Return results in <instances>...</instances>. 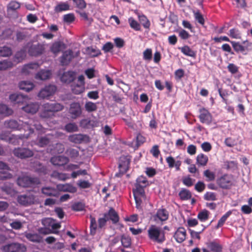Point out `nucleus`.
<instances>
[{"label": "nucleus", "mask_w": 252, "mask_h": 252, "mask_svg": "<svg viewBox=\"0 0 252 252\" xmlns=\"http://www.w3.org/2000/svg\"><path fill=\"white\" fill-rule=\"evenodd\" d=\"M87 174L86 170H80L77 171H73L71 175V176L73 178H76L77 176L80 175H84Z\"/></svg>", "instance_id": "60"}, {"label": "nucleus", "mask_w": 252, "mask_h": 252, "mask_svg": "<svg viewBox=\"0 0 252 252\" xmlns=\"http://www.w3.org/2000/svg\"><path fill=\"white\" fill-rule=\"evenodd\" d=\"M57 189L60 191L75 193L77 191V188L70 184H58Z\"/></svg>", "instance_id": "20"}, {"label": "nucleus", "mask_w": 252, "mask_h": 252, "mask_svg": "<svg viewBox=\"0 0 252 252\" xmlns=\"http://www.w3.org/2000/svg\"><path fill=\"white\" fill-rule=\"evenodd\" d=\"M69 9V5L67 2H60L54 8L56 13H60L63 11L68 10Z\"/></svg>", "instance_id": "33"}, {"label": "nucleus", "mask_w": 252, "mask_h": 252, "mask_svg": "<svg viewBox=\"0 0 252 252\" xmlns=\"http://www.w3.org/2000/svg\"><path fill=\"white\" fill-rule=\"evenodd\" d=\"M39 183V180L37 178H32L28 176L19 177L17 180V184L22 187H28L37 185Z\"/></svg>", "instance_id": "8"}, {"label": "nucleus", "mask_w": 252, "mask_h": 252, "mask_svg": "<svg viewBox=\"0 0 252 252\" xmlns=\"http://www.w3.org/2000/svg\"><path fill=\"white\" fill-rule=\"evenodd\" d=\"M25 221H21L20 220H13L12 222L10 221L9 224L12 229L15 230H19L22 228Z\"/></svg>", "instance_id": "42"}, {"label": "nucleus", "mask_w": 252, "mask_h": 252, "mask_svg": "<svg viewBox=\"0 0 252 252\" xmlns=\"http://www.w3.org/2000/svg\"><path fill=\"white\" fill-rule=\"evenodd\" d=\"M154 218L155 220H157L158 219L160 221H165L167 220L168 218V213L165 209H159L157 211V213Z\"/></svg>", "instance_id": "28"}, {"label": "nucleus", "mask_w": 252, "mask_h": 252, "mask_svg": "<svg viewBox=\"0 0 252 252\" xmlns=\"http://www.w3.org/2000/svg\"><path fill=\"white\" fill-rule=\"evenodd\" d=\"M231 214L232 212L231 211H229L226 213H225L219 220L217 228H219L221 226Z\"/></svg>", "instance_id": "51"}, {"label": "nucleus", "mask_w": 252, "mask_h": 252, "mask_svg": "<svg viewBox=\"0 0 252 252\" xmlns=\"http://www.w3.org/2000/svg\"><path fill=\"white\" fill-rule=\"evenodd\" d=\"M187 232L184 227H179L175 232L174 237L178 243H182L186 238Z\"/></svg>", "instance_id": "21"}, {"label": "nucleus", "mask_w": 252, "mask_h": 252, "mask_svg": "<svg viewBox=\"0 0 252 252\" xmlns=\"http://www.w3.org/2000/svg\"><path fill=\"white\" fill-rule=\"evenodd\" d=\"M51 176L61 181H65L69 178V176L68 174L63 173H59L57 171H54L52 173Z\"/></svg>", "instance_id": "37"}, {"label": "nucleus", "mask_w": 252, "mask_h": 252, "mask_svg": "<svg viewBox=\"0 0 252 252\" xmlns=\"http://www.w3.org/2000/svg\"><path fill=\"white\" fill-rule=\"evenodd\" d=\"M14 64L12 62L8 60H4L0 62V70H5L13 67Z\"/></svg>", "instance_id": "38"}, {"label": "nucleus", "mask_w": 252, "mask_h": 252, "mask_svg": "<svg viewBox=\"0 0 252 252\" xmlns=\"http://www.w3.org/2000/svg\"><path fill=\"white\" fill-rule=\"evenodd\" d=\"M105 215H107L108 220L110 219L114 223H116L119 220V217L117 213L113 209H110L108 213Z\"/></svg>", "instance_id": "39"}, {"label": "nucleus", "mask_w": 252, "mask_h": 252, "mask_svg": "<svg viewBox=\"0 0 252 252\" xmlns=\"http://www.w3.org/2000/svg\"><path fill=\"white\" fill-rule=\"evenodd\" d=\"M204 176L207 178V181H214L215 179V174L214 172L209 170H206L203 172Z\"/></svg>", "instance_id": "49"}, {"label": "nucleus", "mask_w": 252, "mask_h": 252, "mask_svg": "<svg viewBox=\"0 0 252 252\" xmlns=\"http://www.w3.org/2000/svg\"><path fill=\"white\" fill-rule=\"evenodd\" d=\"M233 178L231 176L225 175L218 180V185L222 188L226 189L232 185Z\"/></svg>", "instance_id": "15"}, {"label": "nucleus", "mask_w": 252, "mask_h": 252, "mask_svg": "<svg viewBox=\"0 0 252 252\" xmlns=\"http://www.w3.org/2000/svg\"><path fill=\"white\" fill-rule=\"evenodd\" d=\"M26 238L32 242H37L39 240L38 235L36 234L27 233L26 234Z\"/></svg>", "instance_id": "63"}, {"label": "nucleus", "mask_w": 252, "mask_h": 252, "mask_svg": "<svg viewBox=\"0 0 252 252\" xmlns=\"http://www.w3.org/2000/svg\"><path fill=\"white\" fill-rule=\"evenodd\" d=\"M39 105L37 103H30L22 108L25 112L31 114L36 113L39 109Z\"/></svg>", "instance_id": "24"}, {"label": "nucleus", "mask_w": 252, "mask_h": 252, "mask_svg": "<svg viewBox=\"0 0 252 252\" xmlns=\"http://www.w3.org/2000/svg\"><path fill=\"white\" fill-rule=\"evenodd\" d=\"M209 215V212L206 210H204L198 213L197 218L201 221H204L208 220Z\"/></svg>", "instance_id": "47"}, {"label": "nucleus", "mask_w": 252, "mask_h": 252, "mask_svg": "<svg viewBox=\"0 0 252 252\" xmlns=\"http://www.w3.org/2000/svg\"><path fill=\"white\" fill-rule=\"evenodd\" d=\"M75 78V73L73 71H67L63 73L61 77V80L64 83H70Z\"/></svg>", "instance_id": "26"}, {"label": "nucleus", "mask_w": 252, "mask_h": 252, "mask_svg": "<svg viewBox=\"0 0 252 252\" xmlns=\"http://www.w3.org/2000/svg\"><path fill=\"white\" fill-rule=\"evenodd\" d=\"M51 75V72L49 70H42L35 75V78L40 80H45L49 79Z\"/></svg>", "instance_id": "31"}, {"label": "nucleus", "mask_w": 252, "mask_h": 252, "mask_svg": "<svg viewBox=\"0 0 252 252\" xmlns=\"http://www.w3.org/2000/svg\"><path fill=\"white\" fill-rule=\"evenodd\" d=\"M88 53L92 57H96L100 54V52L98 49L92 47H89L87 49Z\"/></svg>", "instance_id": "54"}, {"label": "nucleus", "mask_w": 252, "mask_h": 252, "mask_svg": "<svg viewBox=\"0 0 252 252\" xmlns=\"http://www.w3.org/2000/svg\"><path fill=\"white\" fill-rule=\"evenodd\" d=\"M12 109L8 108L7 105L4 104H0V114L4 116H9L12 114Z\"/></svg>", "instance_id": "41"}, {"label": "nucleus", "mask_w": 252, "mask_h": 252, "mask_svg": "<svg viewBox=\"0 0 252 252\" xmlns=\"http://www.w3.org/2000/svg\"><path fill=\"white\" fill-rule=\"evenodd\" d=\"M20 7V4L16 1H10L7 6V11L8 13L16 12Z\"/></svg>", "instance_id": "32"}, {"label": "nucleus", "mask_w": 252, "mask_h": 252, "mask_svg": "<svg viewBox=\"0 0 252 252\" xmlns=\"http://www.w3.org/2000/svg\"><path fill=\"white\" fill-rule=\"evenodd\" d=\"M148 233L149 238L158 243H162L165 239L163 230L156 225H151L148 230Z\"/></svg>", "instance_id": "2"}, {"label": "nucleus", "mask_w": 252, "mask_h": 252, "mask_svg": "<svg viewBox=\"0 0 252 252\" xmlns=\"http://www.w3.org/2000/svg\"><path fill=\"white\" fill-rule=\"evenodd\" d=\"M152 51L151 49H147L143 52V59L145 60L150 61L152 59Z\"/></svg>", "instance_id": "57"}, {"label": "nucleus", "mask_w": 252, "mask_h": 252, "mask_svg": "<svg viewBox=\"0 0 252 252\" xmlns=\"http://www.w3.org/2000/svg\"><path fill=\"white\" fill-rule=\"evenodd\" d=\"M231 43L234 49L237 52H243L252 46V43L249 42L247 40L243 42V45L235 41H231Z\"/></svg>", "instance_id": "14"}, {"label": "nucleus", "mask_w": 252, "mask_h": 252, "mask_svg": "<svg viewBox=\"0 0 252 252\" xmlns=\"http://www.w3.org/2000/svg\"><path fill=\"white\" fill-rule=\"evenodd\" d=\"M29 124V127H26V129H27L29 131V134H26L23 136L18 137L14 135H10V134L1 133L0 135V139L1 140L6 141L9 143L14 144H17L19 143V138L23 139L24 137L28 138L29 135L32 133L33 131L32 126H34L36 130L39 131H42V126L38 122H34L32 120H30L28 122H26Z\"/></svg>", "instance_id": "1"}, {"label": "nucleus", "mask_w": 252, "mask_h": 252, "mask_svg": "<svg viewBox=\"0 0 252 252\" xmlns=\"http://www.w3.org/2000/svg\"><path fill=\"white\" fill-rule=\"evenodd\" d=\"M85 77L83 75H80L78 77L79 83L73 84L71 85V90L76 94H79L85 91Z\"/></svg>", "instance_id": "10"}, {"label": "nucleus", "mask_w": 252, "mask_h": 252, "mask_svg": "<svg viewBox=\"0 0 252 252\" xmlns=\"http://www.w3.org/2000/svg\"><path fill=\"white\" fill-rule=\"evenodd\" d=\"M19 88L20 90L27 92H29L35 87L34 84L29 81H22L18 84Z\"/></svg>", "instance_id": "23"}, {"label": "nucleus", "mask_w": 252, "mask_h": 252, "mask_svg": "<svg viewBox=\"0 0 252 252\" xmlns=\"http://www.w3.org/2000/svg\"><path fill=\"white\" fill-rule=\"evenodd\" d=\"M17 201L22 205L28 206L37 203L38 199L36 196L30 193L19 196L17 198Z\"/></svg>", "instance_id": "4"}, {"label": "nucleus", "mask_w": 252, "mask_h": 252, "mask_svg": "<svg viewBox=\"0 0 252 252\" xmlns=\"http://www.w3.org/2000/svg\"><path fill=\"white\" fill-rule=\"evenodd\" d=\"M42 192L47 196H57L58 192L57 190L51 187H44L42 189Z\"/></svg>", "instance_id": "34"}, {"label": "nucleus", "mask_w": 252, "mask_h": 252, "mask_svg": "<svg viewBox=\"0 0 252 252\" xmlns=\"http://www.w3.org/2000/svg\"><path fill=\"white\" fill-rule=\"evenodd\" d=\"M65 130L68 132H72L78 130V127L75 123H69L65 126Z\"/></svg>", "instance_id": "53"}, {"label": "nucleus", "mask_w": 252, "mask_h": 252, "mask_svg": "<svg viewBox=\"0 0 252 252\" xmlns=\"http://www.w3.org/2000/svg\"><path fill=\"white\" fill-rule=\"evenodd\" d=\"M26 53L25 50H21L15 54L12 63L16 65L19 63L22 62L26 57Z\"/></svg>", "instance_id": "29"}, {"label": "nucleus", "mask_w": 252, "mask_h": 252, "mask_svg": "<svg viewBox=\"0 0 252 252\" xmlns=\"http://www.w3.org/2000/svg\"><path fill=\"white\" fill-rule=\"evenodd\" d=\"M3 252H25L27 250L24 244L12 243L6 244L1 248Z\"/></svg>", "instance_id": "6"}, {"label": "nucleus", "mask_w": 252, "mask_h": 252, "mask_svg": "<svg viewBox=\"0 0 252 252\" xmlns=\"http://www.w3.org/2000/svg\"><path fill=\"white\" fill-rule=\"evenodd\" d=\"M69 113L72 119H75L82 114V109L79 102H73L70 104Z\"/></svg>", "instance_id": "12"}, {"label": "nucleus", "mask_w": 252, "mask_h": 252, "mask_svg": "<svg viewBox=\"0 0 252 252\" xmlns=\"http://www.w3.org/2000/svg\"><path fill=\"white\" fill-rule=\"evenodd\" d=\"M72 58V52L70 50L65 51L61 58V62L63 65H66L71 61Z\"/></svg>", "instance_id": "30"}, {"label": "nucleus", "mask_w": 252, "mask_h": 252, "mask_svg": "<svg viewBox=\"0 0 252 252\" xmlns=\"http://www.w3.org/2000/svg\"><path fill=\"white\" fill-rule=\"evenodd\" d=\"M130 159L127 156H122L119 161V167L122 173H125L128 169Z\"/></svg>", "instance_id": "19"}, {"label": "nucleus", "mask_w": 252, "mask_h": 252, "mask_svg": "<svg viewBox=\"0 0 252 252\" xmlns=\"http://www.w3.org/2000/svg\"><path fill=\"white\" fill-rule=\"evenodd\" d=\"M148 181L146 177L140 176L137 178L135 186L145 188L148 185Z\"/></svg>", "instance_id": "44"}, {"label": "nucleus", "mask_w": 252, "mask_h": 252, "mask_svg": "<svg viewBox=\"0 0 252 252\" xmlns=\"http://www.w3.org/2000/svg\"><path fill=\"white\" fill-rule=\"evenodd\" d=\"M199 119L202 123L209 124L212 120V117L209 112L205 108L200 110Z\"/></svg>", "instance_id": "16"}, {"label": "nucleus", "mask_w": 252, "mask_h": 252, "mask_svg": "<svg viewBox=\"0 0 252 252\" xmlns=\"http://www.w3.org/2000/svg\"><path fill=\"white\" fill-rule=\"evenodd\" d=\"M68 139L72 142L79 143L83 140L84 136L82 134H73L69 136Z\"/></svg>", "instance_id": "43"}, {"label": "nucleus", "mask_w": 252, "mask_h": 252, "mask_svg": "<svg viewBox=\"0 0 252 252\" xmlns=\"http://www.w3.org/2000/svg\"><path fill=\"white\" fill-rule=\"evenodd\" d=\"M8 213H6L5 215L0 216V222L2 223H10L11 220L8 215Z\"/></svg>", "instance_id": "64"}, {"label": "nucleus", "mask_w": 252, "mask_h": 252, "mask_svg": "<svg viewBox=\"0 0 252 252\" xmlns=\"http://www.w3.org/2000/svg\"><path fill=\"white\" fill-rule=\"evenodd\" d=\"M44 50L43 45L41 44L32 46L29 50V53L32 56H37L42 53Z\"/></svg>", "instance_id": "25"}, {"label": "nucleus", "mask_w": 252, "mask_h": 252, "mask_svg": "<svg viewBox=\"0 0 252 252\" xmlns=\"http://www.w3.org/2000/svg\"><path fill=\"white\" fill-rule=\"evenodd\" d=\"M4 126L7 128L18 130L24 128L25 130L26 127H29V124L26 122L24 123L20 120L16 121L13 120L5 121Z\"/></svg>", "instance_id": "7"}, {"label": "nucleus", "mask_w": 252, "mask_h": 252, "mask_svg": "<svg viewBox=\"0 0 252 252\" xmlns=\"http://www.w3.org/2000/svg\"><path fill=\"white\" fill-rule=\"evenodd\" d=\"M74 3L79 8L83 9L86 7V3L84 0H73Z\"/></svg>", "instance_id": "59"}, {"label": "nucleus", "mask_w": 252, "mask_h": 252, "mask_svg": "<svg viewBox=\"0 0 252 252\" xmlns=\"http://www.w3.org/2000/svg\"><path fill=\"white\" fill-rule=\"evenodd\" d=\"M50 161L54 165L63 166L67 163L69 160L67 157L59 156L52 158Z\"/></svg>", "instance_id": "18"}, {"label": "nucleus", "mask_w": 252, "mask_h": 252, "mask_svg": "<svg viewBox=\"0 0 252 252\" xmlns=\"http://www.w3.org/2000/svg\"><path fill=\"white\" fill-rule=\"evenodd\" d=\"M85 108L88 112H91L96 110L97 106L95 103L91 101H88L86 102L85 104Z\"/></svg>", "instance_id": "45"}, {"label": "nucleus", "mask_w": 252, "mask_h": 252, "mask_svg": "<svg viewBox=\"0 0 252 252\" xmlns=\"http://www.w3.org/2000/svg\"><path fill=\"white\" fill-rule=\"evenodd\" d=\"M208 161V158L207 156L203 154H198L196 157V162L200 166H205Z\"/></svg>", "instance_id": "36"}, {"label": "nucleus", "mask_w": 252, "mask_h": 252, "mask_svg": "<svg viewBox=\"0 0 252 252\" xmlns=\"http://www.w3.org/2000/svg\"><path fill=\"white\" fill-rule=\"evenodd\" d=\"M50 142V138L48 136L38 138L36 143L38 146L43 147L48 145Z\"/></svg>", "instance_id": "40"}, {"label": "nucleus", "mask_w": 252, "mask_h": 252, "mask_svg": "<svg viewBox=\"0 0 252 252\" xmlns=\"http://www.w3.org/2000/svg\"><path fill=\"white\" fill-rule=\"evenodd\" d=\"M12 51L11 49L7 47H0V56L2 57H7L11 55Z\"/></svg>", "instance_id": "50"}, {"label": "nucleus", "mask_w": 252, "mask_h": 252, "mask_svg": "<svg viewBox=\"0 0 252 252\" xmlns=\"http://www.w3.org/2000/svg\"><path fill=\"white\" fill-rule=\"evenodd\" d=\"M77 185L82 189H86L91 187V184L88 181L81 180L78 181Z\"/></svg>", "instance_id": "58"}, {"label": "nucleus", "mask_w": 252, "mask_h": 252, "mask_svg": "<svg viewBox=\"0 0 252 252\" xmlns=\"http://www.w3.org/2000/svg\"><path fill=\"white\" fill-rule=\"evenodd\" d=\"M204 198L206 200L214 201L216 200V194L212 192H207L204 195Z\"/></svg>", "instance_id": "56"}, {"label": "nucleus", "mask_w": 252, "mask_h": 252, "mask_svg": "<svg viewBox=\"0 0 252 252\" xmlns=\"http://www.w3.org/2000/svg\"><path fill=\"white\" fill-rule=\"evenodd\" d=\"M62 45H63L61 42H55L51 46L50 50L54 54H56L61 51Z\"/></svg>", "instance_id": "48"}, {"label": "nucleus", "mask_w": 252, "mask_h": 252, "mask_svg": "<svg viewBox=\"0 0 252 252\" xmlns=\"http://www.w3.org/2000/svg\"><path fill=\"white\" fill-rule=\"evenodd\" d=\"M166 161L168 163V166L170 168L175 167L176 170L179 171L180 169V166L181 165V161L180 160L175 161V159L172 157H168L166 158Z\"/></svg>", "instance_id": "27"}, {"label": "nucleus", "mask_w": 252, "mask_h": 252, "mask_svg": "<svg viewBox=\"0 0 252 252\" xmlns=\"http://www.w3.org/2000/svg\"><path fill=\"white\" fill-rule=\"evenodd\" d=\"M229 35L232 38L239 39L241 38V33L240 32L235 29H233L229 31Z\"/></svg>", "instance_id": "55"}, {"label": "nucleus", "mask_w": 252, "mask_h": 252, "mask_svg": "<svg viewBox=\"0 0 252 252\" xmlns=\"http://www.w3.org/2000/svg\"><path fill=\"white\" fill-rule=\"evenodd\" d=\"M206 245L207 248H202V252H222V246L216 241L208 242Z\"/></svg>", "instance_id": "9"}, {"label": "nucleus", "mask_w": 252, "mask_h": 252, "mask_svg": "<svg viewBox=\"0 0 252 252\" xmlns=\"http://www.w3.org/2000/svg\"><path fill=\"white\" fill-rule=\"evenodd\" d=\"M9 99L11 101L17 104H23L29 98L27 95H24L20 94H13L9 95Z\"/></svg>", "instance_id": "17"}, {"label": "nucleus", "mask_w": 252, "mask_h": 252, "mask_svg": "<svg viewBox=\"0 0 252 252\" xmlns=\"http://www.w3.org/2000/svg\"><path fill=\"white\" fill-rule=\"evenodd\" d=\"M39 67V65L36 63H32L25 65L22 69V72L25 75L32 73Z\"/></svg>", "instance_id": "22"}, {"label": "nucleus", "mask_w": 252, "mask_h": 252, "mask_svg": "<svg viewBox=\"0 0 252 252\" xmlns=\"http://www.w3.org/2000/svg\"><path fill=\"white\" fill-rule=\"evenodd\" d=\"M56 91V87L54 85L47 86L40 90L38 96L40 98H48L53 95Z\"/></svg>", "instance_id": "11"}, {"label": "nucleus", "mask_w": 252, "mask_h": 252, "mask_svg": "<svg viewBox=\"0 0 252 252\" xmlns=\"http://www.w3.org/2000/svg\"><path fill=\"white\" fill-rule=\"evenodd\" d=\"M129 22L130 27L136 31H138L140 29V25L136 21H134L132 18H130L129 19Z\"/></svg>", "instance_id": "62"}, {"label": "nucleus", "mask_w": 252, "mask_h": 252, "mask_svg": "<svg viewBox=\"0 0 252 252\" xmlns=\"http://www.w3.org/2000/svg\"><path fill=\"white\" fill-rule=\"evenodd\" d=\"M66 154L71 158H76L79 154V148L78 147L69 148L66 150Z\"/></svg>", "instance_id": "35"}, {"label": "nucleus", "mask_w": 252, "mask_h": 252, "mask_svg": "<svg viewBox=\"0 0 252 252\" xmlns=\"http://www.w3.org/2000/svg\"><path fill=\"white\" fill-rule=\"evenodd\" d=\"M180 198L183 200H187L190 198L191 193L187 189H182L179 193Z\"/></svg>", "instance_id": "52"}, {"label": "nucleus", "mask_w": 252, "mask_h": 252, "mask_svg": "<svg viewBox=\"0 0 252 252\" xmlns=\"http://www.w3.org/2000/svg\"><path fill=\"white\" fill-rule=\"evenodd\" d=\"M143 187H136L135 186L133 189V193L135 200L136 207L138 209L141 208L142 203L145 200L146 196Z\"/></svg>", "instance_id": "5"}, {"label": "nucleus", "mask_w": 252, "mask_h": 252, "mask_svg": "<svg viewBox=\"0 0 252 252\" xmlns=\"http://www.w3.org/2000/svg\"><path fill=\"white\" fill-rule=\"evenodd\" d=\"M122 245L125 247H128L131 244L130 239L125 236H122L121 238Z\"/></svg>", "instance_id": "61"}, {"label": "nucleus", "mask_w": 252, "mask_h": 252, "mask_svg": "<svg viewBox=\"0 0 252 252\" xmlns=\"http://www.w3.org/2000/svg\"><path fill=\"white\" fill-rule=\"evenodd\" d=\"M14 155L21 158H25L31 157L33 153L32 151L27 148H18L13 151Z\"/></svg>", "instance_id": "13"}, {"label": "nucleus", "mask_w": 252, "mask_h": 252, "mask_svg": "<svg viewBox=\"0 0 252 252\" xmlns=\"http://www.w3.org/2000/svg\"><path fill=\"white\" fill-rule=\"evenodd\" d=\"M63 108V106L60 103H45L43 105V111L41 116L44 118L48 117L50 116L48 113L61 111Z\"/></svg>", "instance_id": "3"}, {"label": "nucleus", "mask_w": 252, "mask_h": 252, "mask_svg": "<svg viewBox=\"0 0 252 252\" xmlns=\"http://www.w3.org/2000/svg\"><path fill=\"white\" fill-rule=\"evenodd\" d=\"M181 50L182 52L186 56L191 57H194L195 56V53L187 46L182 47Z\"/></svg>", "instance_id": "46"}]
</instances>
